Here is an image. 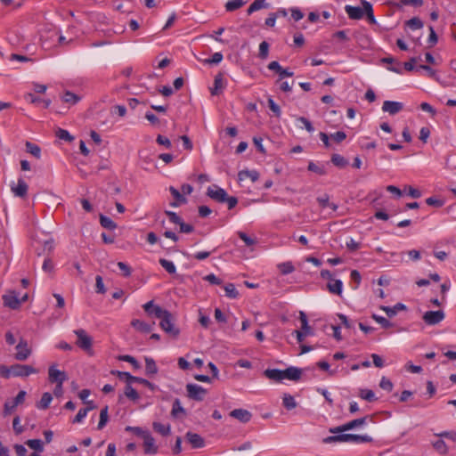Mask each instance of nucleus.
<instances>
[{
    "label": "nucleus",
    "mask_w": 456,
    "mask_h": 456,
    "mask_svg": "<svg viewBox=\"0 0 456 456\" xmlns=\"http://www.w3.org/2000/svg\"><path fill=\"white\" fill-rule=\"evenodd\" d=\"M80 100V97L69 91H66L62 95V101L69 104H76Z\"/></svg>",
    "instance_id": "obj_46"
},
{
    "label": "nucleus",
    "mask_w": 456,
    "mask_h": 456,
    "mask_svg": "<svg viewBox=\"0 0 456 456\" xmlns=\"http://www.w3.org/2000/svg\"><path fill=\"white\" fill-rule=\"evenodd\" d=\"M403 109V104L399 102L385 101L382 105V110L390 115H395Z\"/></svg>",
    "instance_id": "obj_16"
},
{
    "label": "nucleus",
    "mask_w": 456,
    "mask_h": 456,
    "mask_svg": "<svg viewBox=\"0 0 456 456\" xmlns=\"http://www.w3.org/2000/svg\"><path fill=\"white\" fill-rule=\"evenodd\" d=\"M48 379L51 383H63L67 379L65 371L57 370L54 366H50L48 370Z\"/></svg>",
    "instance_id": "obj_12"
},
{
    "label": "nucleus",
    "mask_w": 456,
    "mask_h": 456,
    "mask_svg": "<svg viewBox=\"0 0 456 456\" xmlns=\"http://www.w3.org/2000/svg\"><path fill=\"white\" fill-rule=\"evenodd\" d=\"M77 339L76 341V345L86 352L89 354H92V346H93V338L91 336L87 334V332L83 329H78L74 330Z\"/></svg>",
    "instance_id": "obj_4"
},
{
    "label": "nucleus",
    "mask_w": 456,
    "mask_h": 456,
    "mask_svg": "<svg viewBox=\"0 0 456 456\" xmlns=\"http://www.w3.org/2000/svg\"><path fill=\"white\" fill-rule=\"evenodd\" d=\"M52 401H53V395L49 392H45L43 394L40 401H38L36 403V406L39 410H46V409H48Z\"/></svg>",
    "instance_id": "obj_31"
},
{
    "label": "nucleus",
    "mask_w": 456,
    "mask_h": 456,
    "mask_svg": "<svg viewBox=\"0 0 456 456\" xmlns=\"http://www.w3.org/2000/svg\"><path fill=\"white\" fill-rule=\"evenodd\" d=\"M153 430L163 436H167L170 434L171 427L169 424H162L160 422L152 423Z\"/></svg>",
    "instance_id": "obj_32"
},
{
    "label": "nucleus",
    "mask_w": 456,
    "mask_h": 456,
    "mask_svg": "<svg viewBox=\"0 0 456 456\" xmlns=\"http://www.w3.org/2000/svg\"><path fill=\"white\" fill-rule=\"evenodd\" d=\"M334 436H330L323 438L324 444H334V443H353V444H363L372 442V438L368 435H354V434H343L335 433Z\"/></svg>",
    "instance_id": "obj_1"
},
{
    "label": "nucleus",
    "mask_w": 456,
    "mask_h": 456,
    "mask_svg": "<svg viewBox=\"0 0 456 456\" xmlns=\"http://www.w3.org/2000/svg\"><path fill=\"white\" fill-rule=\"evenodd\" d=\"M268 4L265 3V0H255L248 8L247 12L248 15L252 14L254 12L258 11L262 8H266Z\"/></svg>",
    "instance_id": "obj_38"
},
{
    "label": "nucleus",
    "mask_w": 456,
    "mask_h": 456,
    "mask_svg": "<svg viewBox=\"0 0 456 456\" xmlns=\"http://www.w3.org/2000/svg\"><path fill=\"white\" fill-rule=\"evenodd\" d=\"M124 394L128 399L134 402L137 401L140 398L138 392L131 386L130 383H126Z\"/></svg>",
    "instance_id": "obj_37"
},
{
    "label": "nucleus",
    "mask_w": 456,
    "mask_h": 456,
    "mask_svg": "<svg viewBox=\"0 0 456 456\" xmlns=\"http://www.w3.org/2000/svg\"><path fill=\"white\" fill-rule=\"evenodd\" d=\"M26 150L28 153L36 157L37 159H40L41 156V149L38 145L32 143L30 142H26Z\"/></svg>",
    "instance_id": "obj_45"
},
{
    "label": "nucleus",
    "mask_w": 456,
    "mask_h": 456,
    "mask_svg": "<svg viewBox=\"0 0 456 456\" xmlns=\"http://www.w3.org/2000/svg\"><path fill=\"white\" fill-rule=\"evenodd\" d=\"M372 319H374L378 323H379L382 328L388 329L393 326V323L389 322L387 318L383 316L377 315L375 314H372Z\"/></svg>",
    "instance_id": "obj_55"
},
{
    "label": "nucleus",
    "mask_w": 456,
    "mask_h": 456,
    "mask_svg": "<svg viewBox=\"0 0 456 456\" xmlns=\"http://www.w3.org/2000/svg\"><path fill=\"white\" fill-rule=\"evenodd\" d=\"M361 4H362V7L364 8V11H365L364 14L367 16L368 21L370 24H376L377 21H376V19L373 14V9H372L371 4L366 0H362Z\"/></svg>",
    "instance_id": "obj_30"
},
{
    "label": "nucleus",
    "mask_w": 456,
    "mask_h": 456,
    "mask_svg": "<svg viewBox=\"0 0 456 456\" xmlns=\"http://www.w3.org/2000/svg\"><path fill=\"white\" fill-rule=\"evenodd\" d=\"M160 265L170 274H173L176 272V268L173 262L167 260L165 258L159 259Z\"/></svg>",
    "instance_id": "obj_49"
},
{
    "label": "nucleus",
    "mask_w": 456,
    "mask_h": 456,
    "mask_svg": "<svg viewBox=\"0 0 456 456\" xmlns=\"http://www.w3.org/2000/svg\"><path fill=\"white\" fill-rule=\"evenodd\" d=\"M238 236L244 241L246 246L250 247L256 244V240L249 237L243 232H238Z\"/></svg>",
    "instance_id": "obj_62"
},
{
    "label": "nucleus",
    "mask_w": 456,
    "mask_h": 456,
    "mask_svg": "<svg viewBox=\"0 0 456 456\" xmlns=\"http://www.w3.org/2000/svg\"><path fill=\"white\" fill-rule=\"evenodd\" d=\"M165 215L168 216L169 221L175 224H180V223L183 221V219L175 212L165 210Z\"/></svg>",
    "instance_id": "obj_61"
},
{
    "label": "nucleus",
    "mask_w": 456,
    "mask_h": 456,
    "mask_svg": "<svg viewBox=\"0 0 456 456\" xmlns=\"http://www.w3.org/2000/svg\"><path fill=\"white\" fill-rule=\"evenodd\" d=\"M126 431L132 432L135 436H140L142 438H143L146 436V434L149 433L148 430H145V429H143V428H142L140 427H130V426H127L126 428Z\"/></svg>",
    "instance_id": "obj_54"
},
{
    "label": "nucleus",
    "mask_w": 456,
    "mask_h": 456,
    "mask_svg": "<svg viewBox=\"0 0 456 456\" xmlns=\"http://www.w3.org/2000/svg\"><path fill=\"white\" fill-rule=\"evenodd\" d=\"M268 69L270 70H273L279 74L280 79H282L284 77H292L293 72L290 71L289 69L282 68L280 63L276 61H271L268 64Z\"/></svg>",
    "instance_id": "obj_20"
},
{
    "label": "nucleus",
    "mask_w": 456,
    "mask_h": 456,
    "mask_svg": "<svg viewBox=\"0 0 456 456\" xmlns=\"http://www.w3.org/2000/svg\"><path fill=\"white\" fill-rule=\"evenodd\" d=\"M95 287H96V292L100 294L105 293L106 289L103 284L102 277L100 275H97L95 278Z\"/></svg>",
    "instance_id": "obj_63"
},
{
    "label": "nucleus",
    "mask_w": 456,
    "mask_h": 456,
    "mask_svg": "<svg viewBox=\"0 0 456 456\" xmlns=\"http://www.w3.org/2000/svg\"><path fill=\"white\" fill-rule=\"evenodd\" d=\"M245 4L244 0H229L225 4V10L227 12H233L242 7Z\"/></svg>",
    "instance_id": "obj_40"
},
{
    "label": "nucleus",
    "mask_w": 456,
    "mask_h": 456,
    "mask_svg": "<svg viewBox=\"0 0 456 456\" xmlns=\"http://www.w3.org/2000/svg\"><path fill=\"white\" fill-rule=\"evenodd\" d=\"M93 410V407H85L78 411L75 418L73 419V423H79L81 422L87 415L88 411Z\"/></svg>",
    "instance_id": "obj_52"
},
{
    "label": "nucleus",
    "mask_w": 456,
    "mask_h": 456,
    "mask_svg": "<svg viewBox=\"0 0 456 456\" xmlns=\"http://www.w3.org/2000/svg\"><path fill=\"white\" fill-rule=\"evenodd\" d=\"M224 289L225 291L226 297H228L230 298H236L239 296V292L236 289L234 284H232V283H227L224 287Z\"/></svg>",
    "instance_id": "obj_50"
},
{
    "label": "nucleus",
    "mask_w": 456,
    "mask_h": 456,
    "mask_svg": "<svg viewBox=\"0 0 456 456\" xmlns=\"http://www.w3.org/2000/svg\"><path fill=\"white\" fill-rule=\"evenodd\" d=\"M406 26L411 29H419L423 28V22L419 17H413L406 21Z\"/></svg>",
    "instance_id": "obj_47"
},
{
    "label": "nucleus",
    "mask_w": 456,
    "mask_h": 456,
    "mask_svg": "<svg viewBox=\"0 0 456 456\" xmlns=\"http://www.w3.org/2000/svg\"><path fill=\"white\" fill-rule=\"evenodd\" d=\"M145 363V372L147 375H154L158 372V367L153 359L146 358Z\"/></svg>",
    "instance_id": "obj_44"
},
{
    "label": "nucleus",
    "mask_w": 456,
    "mask_h": 456,
    "mask_svg": "<svg viewBox=\"0 0 456 456\" xmlns=\"http://www.w3.org/2000/svg\"><path fill=\"white\" fill-rule=\"evenodd\" d=\"M345 11L351 20H361L364 16V8L359 6L346 5Z\"/></svg>",
    "instance_id": "obj_21"
},
{
    "label": "nucleus",
    "mask_w": 456,
    "mask_h": 456,
    "mask_svg": "<svg viewBox=\"0 0 456 456\" xmlns=\"http://www.w3.org/2000/svg\"><path fill=\"white\" fill-rule=\"evenodd\" d=\"M16 351L15 358L18 361H25L31 354L28 342L23 338H20L19 344L16 346Z\"/></svg>",
    "instance_id": "obj_11"
},
{
    "label": "nucleus",
    "mask_w": 456,
    "mask_h": 456,
    "mask_svg": "<svg viewBox=\"0 0 456 456\" xmlns=\"http://www.w3.org/2000/svg\"><path fill=\"white\" fill-rule=\"evenodd\" d=\"M307 169L311 172L316 173L319 175H324L327 174V170L324 165H318L313 161L308 163Z\"/></svg>",
    "instance_id": "obj_39"
},
{
    "label": "nucleus",
    "mask_w": 456,
    "mask_h": 456,
    "mask_svg": "<svg viewBox=\"0 0 456 456\" xmlns=\"http://www.w3.org/2000/svg\"><path fill=\"white\" fill-rule=\"evenodd\" d=\"M299 320L301 322V331L306 332L307 334H311V327L308 325L307 316L304 312H299Z\"/></svg>",
    "instance_id": "obj_48"
},
{
    "label": "nucleus",
    "mask_w": 456,
    "mask_h": 456,
    "mask_svg": "<svg viewBox=\"0 0 456 456\" xmlns=\"http://www.w3.org/2000/svg\"><path fill=\"white\" fill-rule=\"evenodd\" d=\"M171 415L173 418L175 419L186 415V411L184 408L182 406L181 402L178 398L175 399V401L173 402Z\"/></svg>",
    "instance_id": "obj_26"
},
{
    "label": "nucleus",
    "mask_w": 456,
    "mask_h": 456,
    "mask_svg": "<svg viewBox=\"0 0 456 456\" xmlns=\"http://www.w3.org/2000/svg\"><path fill=\"white\" fill-rule=\"evenodd\" d=\"M25 444L36 452H42L44 451V443L40 439H29Z\"/></svg>",
    "instance_id": "obj_36"
},
{
    "label": "nucleus",
    "mask_w": 456,
    "mask_h": 456,
    "mask_svg": "<svg viewBox=\"0 0 456 456\" xmlns=\"http://www.w3.org/2000/svg\"><path fill=\"white\" fill-rule=\"evenodd\" d=\"M142 308L149 316L155 317L157 319L161 317L166 312V309H163L158 305H154L153 300L145 303L142 305Z\"/></svg>",
    "instance_id": "obj_10"
},
{
    "label": "nucleus",
    "mask_w": 456,
    "mask_h": 456,
    "mask_svg": "<svg viewBox=\"0 0 456 456\" xmlns=\"http://www.w3.org/2000/svg\"><path fill=\"white\" fill-rule=\"evenodd\" d=\"M239 181H244L246 179H250L252 182H256L259 178V174L256 170H241L238 174Z\"/></svg>",
    "instance_id": "obj_28"
},
{
    "label": "nucleus",
    "mask_w": 456,
    "mask_h": 456,
    "mask_svg": "<svg viewBox=\"0 0 456 456\" xmlns=\"http://www.w3.org/2000/svg\"><path fill=\"white\" fill-rule=\"evenodd\" d=\"M281 274L286 275L294 272L295 268L291 262L281 263L278 265Z\"/></svg>",
    "instance_id": "obj_51"
},
{
    "label": "nucleus",
    "mask_w": 456,
    "mask_h": 456,
    "mask_svg": "<svg viewBox=\"0 0 456 456\" xmlns=\"http://www.w3.org/2000/svg\"><path fill=\"white\" fill-rule=\"evenodd\" d=\"M112 374L116 375L119 379L125 380L126 383H140L150 388L151 391H155L157 389V386L154 385L153 383L150 382L145 379L133 376L129 372L116 370L112 371Z\"/></svg>",
    "instance_id": "obj_3"
},
{
    "label": "nucleus",
    "mask_w": 456,
    "mask_h": 456,
    "mask_svg": "<svg viewBox=\"0 0 456 456\" xmlns=\"http://www.w3.org/2000/svg\"><path fill=\"white\" fill-rule=\"evenodd\" d=\"M359 396L366 400L368 402H373L376 400L375 395L372 390L370 389H361L359 393Z\"/></svg>",
    "instance_id": "obj_53"
},
{
    "label": "nucleus",
    "mask_w": 456,
    "mask_h": 456,
    "mask_svg": "<svg viewBox=\"0 0 456 456\" xmlns=\"http://www.w3.org/2000/svg\"><path fill=\"white\" fill-rule=\"evenodd\" d=\"M331 162L339 168H344L348 165L347 159L337 153L331 156Z\"/></svg>",
    "instance_id": "obj_42"
},
{
    "label": "nucleus",
    "mask_w": 456,
    "mask_h": 456,
    "mask_svg": "<svg viewBox=\"0 0 456 456\" xmlns=\"http://www.w3.org/2000/svg\"><path fill=\"white\" fill-rule=\"evenodd\" d=\"M56 136L59 139L64 140V141H67V142H71L73 140V136H71L70 134L67 130L61 129V128H59L56 131Z\"/></svg>",
    "instance_id": "obj_58"
},
{
    "label": "nucleus",
    "mask_w": 456,
    "mask_h": 456,
    "mask_svg": "<svg viewBox=\"0 0 456 456\" xmlns=\"http://www.w3.org/2000/svg\"><path fill=\"white\" fill-rule=\"evenodd\" d=\"M28 186L27 183L22 179L20 178L18 180L17 184H12L11 185V191L16 197L24 198L28 194Z\"/></svg>",
    "instance_id": "obj_15"
},
{
    "label": "nucleus",
    "mask_w": 456,
    "mask_h": 456,
    "mask_svg": "<svg viewBox=\"0 0 456 456\" xmlns=\"http://www.w3.org/2000/svg\"><path fill=\"white\" fill-rule=\"evenodd\" d=\"M109 420L108 406L103 407L100 412V420L97 426L98 430H102Z\"/></svg>",
    "instance_id": "obj_43"
},
{
    "label": "nucleus",
    "mask_w": 456,
    "mask_h": 456,
    "mask_svg": "<svg viewBox=\"0 0 456 456\" xmlns=\"http://www.w3.org/2000/svg\"><path fill=\"white\" fill-rule=\"evenodd\" d=\"M185 438L193 449H200L205 446V440L199 434L188 431L185 434Z\"/></svg>",
    "instance_id": "obj_13"
},
{
    "label": "nucleus",
    "mask_w": 456,
    "mask_h": 456,
    "mask_svg": "<svg viewBox=\"0 0 456 456\" xmlns=\"http://www.w3.org/2000/svg\"><path fill=\"white\" fill-rule=\"evenodd\" d=\"M154 322L152 324H149L143 321H141V320H138V319H134L132 322H131V326L133 328H134L136 330L142 332V333H150L151 330H152V326H153Z\"/></svg>",
    "instance_id": "obj_23"
},
{
    "label": "nucleus",
    "mask_w": 456,
    "mask_h": 456,
    "mask_svg": "<svg viewBox=\"0 0 456 456\" xmlns=\"http://www.w3.org/2000/svg\"><path fill=\"white\" fill-rule=\"evenodd\" d=\"M268 107L277 118L281 117V108L277 103H275V102L272 98L268 99Z\"/></svg>",
    "instance_id": "obj_60"
},
{
    "label": "nucleus",
    "mask_w": 456,
    "mask_h": 456,
    "mask_svg": "<svg viewBox=\"0 0 456 456\" xmlns=\"http://www.w3.org/2000/svg\"><path fill=\"white\" fill-rule=\"evenodd\" d=\"M330 293L340 296L343 289V282L340 280L332 279L327 284Z\"/></svg>",
    "instance_id": "obj_25"
},
{
    "label": "nucleus",
    "mask_w": 456,
    "mask_h": 456,
    "mask_svg": "<svg viewBox=\"0 0 456 456\" xmlns=\"http://www.w3.org/2000/svg\"><path fill=\"white\" fill-rule=\"evenodd\" d=\"M225 87V81L224 80L223 73L219 72L214 80V86L210 88V92L212 95H219L222 94L223 90Z\"/></svg>",
    "instance_id": "obj_19"
},
{
    "label": "nucleus",
    "mask_w": 456,
    "mask_h": 456,
    "mask_svg": "<svg viewBox=\"0 0 456 456\" xmlns=\"http://www.w3.org/2000/svg\"><path fill=\"white\" fill-rule=\"evenodd\" d=\"M445 317L444 311H427L423 316V322L429 326H434L440 323Z\"/></svg>",
    "instance_id": "obj_7"
},
{
    "label": "nucleus",
    "mask_w": 456,
    "mask_h": 456,
    "mask_svg": "<svg viewBox=\"0 0 456 456\" xmlns=\"http://www.w3.org/2000/svg\"><path fill=\"white\" fill-rule=\"evenodd\" d=\"M117 265L120 271L122 272L123 276L129 277L131 275L132 270L129 265H127L124 262H118Z\"/></svg>",
    "instance_id": "obj_64"
},
{
    "label": "nucleus",
    "mask_w": 456,
    "mask_h": 456,
    "mask_svg": "<svg viewBox=\"0 0 456 456\" xmlns=\"http://www.w3.org/2000/svg\"><path fill=\"white\" fill-rule=\"evenodd\" d=\"M380 309L383 310L388 317L395 316L398 311L406 310V305L402 303H397L393 307L381 305Z\"/></svg>",
    "instance_id": "obj_27"
},
{
    "label": "nucleus",
    "mask_w": 456,
    "mask_h": 456,
    "mask_svg": "<svg viewBox=\"0 0 456 456\" xmlns=\"http://www.w3.org/2000/svg\"><path fill=\"white\" fill-rule=\"evenodd\" d=\"M187 396L190 399L200 402L204 399L207 390L197 384L189 383L186 385Z\"/></svg>",
    "instance_id": "obj_6"
},
{
    "label": "nucleus",
    "mask_w": 456,
    "mask_h": 456,
    "mask_svg": "<svg viewBox=\"0 0 456 456\" xmlns=\"http://www.w3.org/2000/svg\"><path fill=\"white\" fill-rule=\"evenodd\" d=\"M142 439L145 454H156L158 452V446L155 444V439L151 434L149 432Z\"/></svg>",
    "instance_id": "obj_17"
},
{
    "label": "nucleus",
    "mask_w": 456,
    "mask_h": 456,
    "mask_svg": "<svg viewBox=\"0 0 456 456\" xmlns=\"http://www.w3.org/2000/svg\"><path fill=\"white\" fill-rule=\"evenodd\" d=\"M302 370L297 367H289L282 370V380L289 379L292 381H297L300 379Z\"/></svg>",
    "instance_id": "obj_18"
},
{
    "label": "nucleus",
    "mask_w": 456,
    "mask_h": 456,
    "mask_svg": "<svg viewBox=\"0 0 456 456\" xmlns=\"http://www.w3.org/2000/svg\"><path fill=\"white\" fill-rule=\"evenodd\" d=\"M229 415L241 423H248L252 418V413L249 411L241 408L232 410Z\"/></svg>",
    "instance_id": "obj_14"
},
{
    "label": "nucleus",
    "mask_w": 456,
    "mask_h": 456,
    "mask_svg": "<svg viewBox=\"0 0 456 456\" xmlns=\"http://www.w3.org/2000/svg\"><path fill=\"white\" fill-rule=\"evenodd\" d=\"M100 224L105 229L115 230L117 228V224L114 221L102 214L100 215Z\"/></svg>",
    "instance_id": "obj_41"
},
{
    "label": "nucleus",
    "mask_w": 456,
    "mask_h": 456,
    "mask_svg": "<svg viewBox=\"0 0 456 456\" xmlns=\"http://www.w3.org/2000/svg\"><path fill=\"white\" fill-rule=\"evenodd\" d=\"M4 304L11 309H17L20 307L21 301L18 298L15 292L3 296Z\"/></svg>",
    "instance_id": "obj_22"
},
{
    "label": "nucleus",
    "mask_w": 456,
    "mask_h": 456,
    "mask_svg": "<svg viewBox=\"0 0 456 456\" xmlns=\"http://www.w3.org/2000/svg\"><path fill=\"white\" fill-rule=\"evenodd\" d=\"M266 378L275 382L282 381V370L279 369H267L264 371Z\"/></svg>",
    "instance_id": "obj_29"
},
{
    "label": "nucleus",
    "mask_w": 456,
    "mask_h": 456,
    "mask_svg": "<svg viewBox=\"0 0 456 456\" xmlns=\"http://www.w3.org/2000/svg\"><path fill=\"white\" fill-rule=\"evenodd\" d=\"M37 373V370L30 365L14 364L10 368V376L28 377L30 374Z\"/></svg>",
    "instance_id": "obj_8"
},
{
    "label": "nucleus",
    "mask_w": 456,
    "mask_h": 456,
    "mask_svg": "<svg viewBox=\"0 0 456 456\" xmlns=\"http://www.w3.org/2000/svg\"><path fill=\"white\" fill-rule=\"evenodd\" d=\"M169 191L172 196L175 198V201L170 202V206L173 208H177L181 204H185L187 202L186 198L177 189L173 186L169 187Z\"/></svg>",
    "instance_id": "obj_24"
},
{
    "label": "nucleus",
    "mask_w": 456,
    "mask_h": 456,
    "mask_svg": "<svg viewBox=\"0 0 456 456\" xmlns=\"http://www.w3.org/2000/svg\"><path fill=\"white\" fill-rule=\"evenodd\" d=\"M268 53H269V44L266 41H263L259 45L258 56L260 59L265 60L268 57Z\"/></svg>",
    "instance_id": "obj_56"
},
{
    "label": "nucleus",
    "mask_w": 456,
    "mask_h": 456,
    "mask_svg": "<svg viewBox=\"0 0 456 456\" xmlns=\"http://www.w3.org/2000/svg\"><path fill=\"white\" fill-rule=\"evenodd\" d=\"M25 99L31 103L38 104L43 103L45 108H48L51 104V100H45L35 96L33 94L28 93L25 94Z\"/></svg>",
    "instance_id": "obj_34"
},
{
    "label": "nucleus",
    "mask_w": 456,
    "mask_h": 456,
    "mask_svg": "<svg viewBox=\"0 0 456 456\" xmlns=\"http://www.w3.org/2000/svg\"><path fill=\"white\" fill-rule=\"evenodd\" d=\"M159 319L160 320L159 326L166 333L173 338L178 337L180 330L175 326L174 317L169 311L166 310L165 314Z\"/></svg>",
    "instance_id": "obj_2"
},
{
    "label": "nucleus",
    "mask_w": 456,
    "mask_h": 456,
    "mask_svg": "<svg viewBox=\"0 0 456 456\" xmlns=\"http://www.w3.org/2000/svg\"><path fill=\"white\" fill-rule=\"evenodd\" d=\"M118 359L120 361H123V362H129L133 365V367L134 369H140L141 368V365L140 363L137 362V360L133 357L132 355H129V354H124V355H120L118 357Z\"/></svg>",
    "instance_id": "obj_57"
},
{
    "label": "nucleus",
    "mask_w": 456,
    "mask_h": 456,
    "mask_svg": "<svg viewBox=\"0 0 456 456\" xmlns=\"http://www.w3.org/2000/svg\"><path fill=\"white\" fill-rule=\"evenodd\" d=\"M433 448L442 455L448 453V446L443 439L436 440L432 443Z\"/></svg>",
    "instance_id": "obj_35"
},
{
    "label": "nucleus",
    "mask_w": 456,
    "mask_h": 456,
    "mask_svg": "<svg viewBox=\"0 0 456 456\" xmlns=\"http://www.w3.org/2000/svg\"><path fill=\"white\" fill-rule=\"evenodd\" d=\"M368 418H369L368 416H365V417H362L360 419H353V420H351L347 423H345L341 426L330 428V433H343L345 431L354 429L359 426L364 425L366 423V420Z\"/></svg>",
    "instance_id": "obj_5"
},
{
    "label": "nucleus",
    "mask_w": 456,
    "mask_h": 456,
    "mask_svg": "<svg viewBox=\"0 0 456 456\" xmlns=\"http://www.w3.org/2000/svg\"><path fill=\"white\" fill-rule=\"evenodd\" d=\"M282 405L288 411L293 410L297 407V403L295 398L289 394H284L282 396Z\"/></svg>",
    "instance_id": "obj_33"
},
{
    "label": "nucleus",
    "mask_w": 456,
    "mask_h": 456,
    "mask_svg": "<svg viewBox=\"0 0 456 456\" xmlns=\"http://www.w3.org/2000/svg\"><path fill=\"white\" fill-rule=\"evenodd\" d=\"M435 436H436L440 438H447L453 442H456V431H454V430L443 431L441 433L435 434Z\"/></svg>",
    "instance_id": "obj_59"
},
{
    "label": "nucleus",
    "mask_w": 456,
    "mask_h": 456,
    "mask_svg": "<svg viewBox=\"0 0 456 456\" xmlns=\"http://www.w3.org/2000/svg\"><path fill=\"white\" fill-rule=\"evenodd\" d=\"M207 195L219 203H224L227 200V192L217 185L209 186L207 190Z\"/></svg>",
    "instance_id": "obj_9"
}]
</instances>
